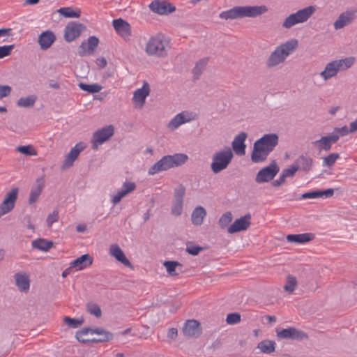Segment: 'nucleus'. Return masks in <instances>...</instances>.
<instances>
[{"instance_id": "nucleus-1", "label": "nucleus", "mask_w": 357, "mask_h": 357, "mask_svg": "<svg viewBox=\"0 0 357 357\" xmlns=\"http://www.w3.org/2000/svg\"><path fill=\"white\" fill-rule=\"evenodd\" d=\"M279 137L276 133H268L256 140L251 153V160L255 163L265 161L277 146Z\"/></svg>"}, {"instance_id": "nucleus-2", "label": "nucleus", "mask_w": 357, "mask_h": 357, "mask_svg": "<svg viewBox=\"0 0 357 357\" xmlns=\"http://www.w3.org/2000/svg\"><path fill=\"white\" fill-rule=\"evenodd\" d=\"M298 47V40H289L277 47L266 61L268 68H272L283 63L287 57L294 52Z\"/></svg>"}, {"instance_id": "nucleus-3", "label": "nucleus", "mask_w": 357, "mask_h": 357, "mask_svg": "<svg viewBox=\"0 0 357 357\" xmlns=\"http://www.w3.org/2000/svg\"><path fill=\"white\" fill-rule=\"evenodd\" d=\"M188 159V157L185 153L165 155L149 168L148 173L150 175H154L158 172L181 166Z\"/></svg>"}, {"instance_id": "nucleus-4", "label": "nucleus", "mask_w": 357, "mask_h": 357, "mask_svg": "<svg viewBox=\"0 0 357 357\" xmlns=\"http://www.w3.org/2000/svg\"><path fill=\"white\" fill-rule=\"evenodd\" d=\"M169 47L168 38L159 33L150 38L146 43L145 50L149 55L165 57Z\"/></svg>"}, {"instance_id": "nucleus-5", "label": "nucleus", "mask_w": 357, "mask_h": 357, "mask_svg": "<svg viewBox=\"0 0 357 357\" xmlns=\"http://www.w3.org/2000/svg\"><path fill=\"white\" fill-rule=\"evenodd\" d=\"M234 154L229 147L215 152L212 156L211 169L213 174H218L227 168L231 163Z\"/></svg>"}, {"instance_id": "nucleus-6", "label": "nucleus", "mask_w": 357, "mask_h": 357, "mask_svg": "<svg viewBox=\"0 0 357 357\" xmlns=\"http://www.w3.org/2000/svg\"><path fill=\"white\" fill-rule=\"evenodd\" d=\"M354 57H347L343 59L335 60L326 64L324 70L321 72L320 75L324 80H328L335 76L338 71L345 70L349 68L354 63Z\"/></svg>"}, {"instance_id": "nucleus-7", "label": "nucleus", "mask_w": 357, "mask_h": 357, "mask_svg": "<svg viewBox=\"0 0 357 357\" xmlns=\"http://www.w3.org/2000/svg\"><path fill=\"white\" fill-rule=\"evenodd\" d=\"M315 11L313 6H310L289 15L282 23V27L290 29L293 26L307 22Z\"/></svg>"}, {"instance_id": "nucleus-8", "label": "nucleus", "mask_w": 357, "mask_h": 357, "mask_svg": "<svg viewBox=\"0 0 357 357\" xmlns=\"http://www.w3.org/2000/svg\"><path fill=\"white\" fill-rule=\"evenodd\" d=\"M276 335L280 340L303 341L308 339V335L306 333L294 327L277 328Z\"/></svg>"}, {"instance_id": "nucleus-9", "label": "nucleus", "mask_w": 357, "mask_h": 357, "mask_svg": "<svg viewBox=\"0 0 357 357\" xmlns=\"http://www.w3.org/2000/svg\"><path fill=\"white\" fill-rule=\"evenodd\" d=\"M280 168L275 160H273L269 165L260 169L257 174L255 181L258 183L268 182L279 172Z\"/></svg>"}, {"instance_id": "nucleus-10", "label": "nucleus", "mask_w": 357, "mask_h": 357, "mask_svg": "<svg viewBox=\"0 0 357 357\" xmlns=\"http://www.w3.org/2000/svg\"><path fill=\"white\" fill-rule=\"evenodd\" d=\"M86 29V26L78 22H70L67 24L64 29V39L66 42L70 43L77 38Z\"/></svg>"}, {"instance_id": "nucleus-11", "label": "nucleus", "mask_w": 357, "mask_h": 357, "mask_svg": "<svg viewBox=\"0 0 357 357\" xmlns=\"http://www.w3.org/2000/svg\"><path fill=\"white\" fill-rule=\"evenodd\" d=\"M114 127L110 125L96 131L93 135L92 148L97 149L100 144L107 141L114 135Z\"/></svg>"}, {"instance_id": "nucleus-12", "label": "nucleus", "mask_w": 357, "mask_h": 357, "mask_svg": "<svg viewBox=\"0 0 357 357\" xmlns=\"http://www.w3.org/2000/svg\"><path fill=\"white\" fill-rule=\"evenodd\" d=\"M185 188L183 185H179L174 189V200L171 213L175 216H179L183 211V198Z\"/></svg>"}, {"instance_id": "nucleus-13", "label": "nucleus", "mask_w": 357, "mask_h": 357, "mask_svg": "<svg viewBox=\"0 0 357 357\" xmlns=\"http://www.w3.org/2000/svg\"><path fill=\"white\" fill-rule=\"evenodd\" d=\"M86 147V144L83 142L76 144V145L70 149V152L65 157L64 161L61 166V169L62 170H65L72 167L79 153Z\"/></svg>"}, {"instance_id": "nucleus-14", "label": "nucleus", "mask_w": 357, "mask_h": 357, "mask_svg": "<svg viewBox=\"0 0 357 357\" xmlns=\"http://www.w3.org/2000/svg\"><path fill=\"white\" fill-rule=\"evenodd\" d=\"M18 188H13L8 192L0 205V218L10 212L15 206V203L17 198Z\"/></svg>"}, {"instance_id": "nucleus-15", "label": "nucleus", "mask_w": 357, "mask_h": 357, "mask_svg": "<svg viewBox=\"0 0 357 357\" xmlns=\"http://www.w3.org/2000/svg\"><path fill=\"white\" fill-rule=\"evenodd\" d=\"M268 11L266 6H238L239 18L245 17H256Z\"/></svg>"}, {"instance_id": "nucleus-16", "label": "nucleus", "mask_w": 357, "mask_h": 357, "mask_svg": "<svg viewBox=\"0 0 357 357\" xmlns=\"http://www.w3.org/2000/svg\"><path fill=\"white\" fill-rule=\"evenodd\" d=\"M339 139V135L331 133L329 135L321 137L319 139L312 142V144L316 146L319 151H328L331 149L332 144L336 143Z\"/></svg>"}, {"instance_id": "nucleus-17", "label": "nucleus", "mask_w": 357, "mask_h": 357, "mask_svg": "<svg viewBox=\"0 0 357 357\" xmlns=\"http://www.w3.org/2000/svg\"><path fill=\"white\" fill-rule=\"evenodd\" d=\"M182 332L187 337H198L202 334L199 322L195 319L187 320L182 328Z\"/></svg>"}, {"instance_id": "nucleus-18", "label": "nucleus", "mask_w": 357, "mask_h": 357, "mask_svg": "<svg viewBox=\"0 0 357 357\" xmlns=\"http://www.w3.org/2000/svg\"><path fill=\"white\" fill-rule=\"evenodd\" d=\"M250 220L251 215L250 213H247L244 216L236 219L234 223L228 227V233L234 234L248 229L251 224Z\"/></svg>"}, {"instance_id": "nucleus-19", "label": "nucleus", "mask_w": 357, "mask_h": 357, "mask_svg": "<svg viewBox=\"0 0 357 357\" xmlns=\"http://www.w3.org/2000/svg\"><path fill=\"white\" fill-rule=\"evenodd\" d=\"M149 8L153 12L160 15H167L176 10L174 6L165 1L154 0L149 5Z\"/></svg>"}, {"instance_id": "nucleus-20", "label": "nucleus", "mask_w": 357, "mask_h": 357, "mask_svg": "<svg viewBox=\"0 0 357 357\" xmlns=\"http://www.w3.org/2000/svg\"><path fill=\"white\" fill-rule=\"evenodd\" d=\"M56 37L54 33L51 30L43 31L38 38V43L43 50L49 49L56 41Z\"/></svg>"}, {"instance_id": "nucleus-21", "label": "nucleus", "mask_w": 357, "mask_h": 357, "mask_svg": "<svg viewBox=\"0 0 357 357\" xmlns=\"http://www.w3.org/2000/svg\"><path fill=\"white\" fill-rule=\"evenodd\" d=\"M298 171L301 170L305 173L312 169L314 161L313 159L307 153L301 155L294 162Z\"/></svg>"}, {"instance_id": "nucleus-22", "label": "nucleus", "mask_w": 357, "mask_h": 357, "mask_svg": "<svg viewBox=\"0 0 357 357\" xmlns=\"http://www.w3.org/2000/svg\"><path fill=\"white\" fill-rule=\"evenodd\" d=\"M356 16L355 13L351 10H348L341 13L334 22L335 29L339 30L347 25H349L356 19Z\"/></svg>"}, {"instance_id": "nucleus-23", "label": "nucleus", "mask_w": 357, "mask_h": 357, "mask_svg": "<svg viewBox=\"0 0 357 357\" xmlns=\"http://www.w3.org/2000/svg\"><path fill=\"white\" fill-rule=\"evenodd\" d=\"M248 137L246 132H241L237 135L231 143L232 149L238 155H243L245 153L246 145L245 141Z\"/></svg>"}, {"instance_id": "nucleus-24", "label": "nucleus", "mask_w": 357, "mask_h": 357, "mask_svg": "<svg viewBox=\"0 0 357 357\" xmlns=\"http://www.w3.org/2000/svg\"><path fill=\"white\" fill-rule=\"evenodd\" d=\"M109 254L118 261L122 263L124 266L133 269V266L126 257L123 251L117 244H112L109 247Z\"/></svg>"}, {"instance_id": "nucleus-25", "label": "nucleus", "mask_w": 357, "mask_h": 357, "mask_svg": "<svg viewBox=\"0 0 357 357\" xmlns=\"http://www.w3.org/2000/svg\"><path fill=\"white\" fill-rule=\"evenodd\" d=\"M115 31L123 38H128L131 35L130 25L121 18L114 20L112 22Z\"/></svg>"}, {"instance_id": "nucleus-26", "label": "nucleus", "mask_w": 357, "mask_h": 357, "mask_svg": "<svg viewBox=\"0 0 357 357\" xmlns=\"http://www.w3.org/2000/svg\"><path fill=\"white\" fill-rule=\"evenodd\" d=\"M44 186H45V181H44L43 177L38 178L36 181V183L32 187L31 192H30L29 198V204H32L38 200L39 196L40 195V194L42 192V190H43Z\"/></svg>"}, {"instance_id": "nucleus-27", "label": "nucleus", "mask_w": 357, "mask_h": 357, "mask_svg": "<svg viewBox=\"0 0 357 357\" xmlns=\"http://www.w3.org/2000/svg\"><path fill=\"white\" fill-rule=\"evenodd\" d=\"M93 264V257L89 254H84L70 263V268L82 270Z\"/></svg>"}, {"instance_id": "nucleus-28", "label": "nucleus", "mask_w": 357, "mask_h": 357, "mask_svg": "<svg viewBox=\"0 0 357 357\" xmlns=\"http://www.w3.org/2000/svg\"><path fill=\"white\" fill-rule=\"evenodd\" d=\"M334 194L333 188H328L326 190H312L303 193L301 199H315L319 197L328 198L331 197Z\"/></svg>"}, {"instance_id": "nucleus-29", "label": "nucleus", "mask_w": 357, "mask_h": 357, "mask_svg": "<svg viewBox=\"0 0 357 357\" xmlns=\"http://www.w3.org/2000/svg\"><path fill=\"white\" fill-rule=\"evenodd\" d=\"M99 39L94 36H90L87 41H83L79 46V54L80 56L84 55L86 51L93 52L98 47Z\"/></svg>"}, {"instance_id": "nucleus-30", "label": "nucleus", "mask_w": 357, "mask_h": 357, "mask_svg": "<svg viewBox=\"0 0 357 357\" xmlns=\"http://www.w3.org/2000/svg\"><path fill=\"white\" fill-rule=\"evenodd\" d=\"M149 84L147 82H144L141 89H138L134 92L132 100L142 106L145 103L146 98L149 95Z\"/></svg>"}, {"instance_id": "nucleus-31", "label": "nucleus", "mask_w": 357, "mask_h": 357, "mask_svg": "<svg viewBox=\"0 0 357 357\" xmlns=\"http://www.w3.org/2000/svg\"><path fill=\"white\" fill-rule=\"evenodd\" d=\"M93 332L94 333V334L99 335V337L91 340V342L93 343L107 342L112 340L114 337L113 334L111 332L106 331L105 329L100 327L94 328Z\"/></svg>"}, {"instance_id": "nucleus-32", "label": "nucleus", "mask_w": 357, "mask_h": 357, "mask_svg": "<svg viewBox=\"0 0 357 357\" xmlns=\"http://www.w3.org/2000/svg\"><path fill=\"white\" fill-rule=\"evenodd\" d=\"M16 286L21 291H26L30 287V280L26 273H17L15 274Z\"/></svg>"}, {"instance_id": "nucleus-33", "label": "nucleus", "mask_w": 357, "mask_h": 357, "mask_svg": "<svg viewBox=\"0 0 357 357\" xmlns=\"http://www.w3.org/2000/svg\"><path fill=\"white\" fill-rule=\"evenodd\" d=\"M286 238L290 243H305L312 241L314 238V234L312 233L289 234Z\"/></svg>"}, {"instance_id": "nucleus-34", "label": "nucleus", "mask_w": 357, "mask_h": 357, "mask_svg": "<svg viewBox=\"0 0 357 357\" xmlns=\"http://www.w3.org/2000/svg\"><path fill=\"white\" fill-rule=\"evenodd\" d=\"M206 215V211L202 206H197L191 214V221L194 225L199 226L203 223Z\"/></svg>"}, {"instance_id": "nucleus-35", "label": "nucleus", "mask_w": 357, "mask_h": 357, "mask_svg": "<svg viewBox=\"0 0 357 357\" xmlns=\"http://www.w3.org/2000/svg\"><path fill=\"white\" fill-rule=\"evenodd\" d=\"M190 119L186 117L185 112L176 114L169 123L168 127L172 130H175L181 125L190 121Z\"/></svg>"}, {"instance_id": "nucleus-36", "label": "nucleus", "mask_w": 357, "mask_h": 357, "mask_svg": "<svg viewBox=\"0 0 357 357\" xmlns=\"http://www.w3.org/2000/svg\"><path fill=\"white\" fill-rule=\"evenodd\" d=\"M208 61V58H203L196 63L195 66L192 69L194 80L199 79L201 74L207 66Z\"/></svg>"}, {"instance_id": "nucleus-37", "label": "nucleus", "mask_w": 357, "mask_h": 357, "mask_svg": "<svg viewBox=\"0 0 357 357\" xmlns=\"http://www.w3.org/2000/svg\"><path fill=\"white\" fill-rule=\"evenodd\" d=\"M53 245V242L44 238H38L32 241V246L41 251H48Z\"/></svg>"}, {"instance_id": "nucleus-38", "label": "nucleus", "mask_w": 357, "mask_h": 357, "mask_svg": "<svg viewBox=\"0 0 357 357\" xmlns=\"http://www.w3.org/2000/svg\"><path fill=\"white\" fill-rule=\"evenodd\" d=\"M163 265L171 276L178 275L179 273L176 271V268H180V271L181 272V268L183 267V265L176 261H165Z\"/></svg>"}, {"instance_id": "nucleus-39", "label": "nucleus", "mask_w": 357, "mask_h": 357, "mask_svg": "<svg viewBox=\"0 0 357 357\" xmlns=\"http://www.w3.org/2000/svg\"><path fill=\"white\" fill-rule=\"evenodd\" d=\"M36 100L37 96L33 94L26 97L20 98L17 102V105L20 107H32L36 103Z\"/></svg>"}, {"instance_id": "nucleus-40", "label": "nucleus", "mask_w": 357, "mask_h": 357, "mask_svg": "<svg viewBox=\"0 0 357 357\" xmlns=\"http://www.w3.org/2000/svg\"><path fill=\"white\" fill-rule=\"evenodd\" d=\"M275 342L271 340H263L258 343L257 348L264 354H271L275 351Z\"/></svg>"}, {"instance_id": "nucleus-41", "label": "nucleus", "mask_w": 357, "mask_h": 357, "mask_svg": "<svg viewBox=\"0 0 357 357\" xmlns=\"http://www.w3.org/2000/svg\"><path fill=\"white\" fill-rule=\"evenodd\" d=\"M58 13L65 17H76L78 18L80 17L81 11L79 9L74 10L71 7H63L61 8L58 10Z\"/></svg>"}, {"instance_id": "nucleus-42", "label": "nucleus", "mask_w": 357, "mask_h": 357, "mask_svg": "<svg viewBox=\"0 0 357 357\" xmlns=\"http://www.w3.org/2000/svg\"><path fill=\"white\" fill-rule=\"evenodd\" d=\"M219 17L224 20H234L239 18L238 6H235L228 10L220 13Z\"/></svg>"}, {"instance_id": "nucleus-43", "label": "nucleus", "mask_w": 357, "mask_h": 357, "mask_svg": "<svg viewBox=\"0 0 357 357\" xmlns=\"http://www.w3.org/2000/svg\"><path fill=\"white\" fill-rule=\"evenodd\" d=\"M93 330H94V328H93L84 327V328H82L81 330L77 331L76 332L75 337H76L77 340L82 343L86 344V343L91 342V340L84 339L82 337V336L88 335L89 333L94 334V333L93 332Z\"/></svg>"}, {"instance_id": "nucleus-44", "label": "nucleus", "mask_w": 357, "mask_h": 357, "mask_svg": "<svg viewBox=\"0 0 357 357\" xmlns=\"http://www.w3.org/2000/svg\"><path fill=\"white\" fill-rule=\"evenodd\" d=\"M78 85L82 90L90 93H98L102 89V86L98 84H88L80 82Z\"/></svg>"}, {"instance_id": "nucleus-45", "label": "nucleus", "mask_w": 357, "mask_h": 357, "mask_svg": "<svg viewBox=\"0 0 357 357\" xmlns=\"http://www.w3.org/2000/svg\"><path fill=\"white\" fill-rule=\"evenodd\" d=\"M297 286V280L296 277L292 275H288L287 276L286 284L284 285V289L289 292L292 293Z\"/></svg>"}, {"instance_id": "nucleus-46", "label": "nucleus", "mask_w": 357, "mask_h": 357, "mask_svg": "<svg viewBox=\"0 0 357 357\" xmlns=\"http://www.w3.org/2000/svg\"><path fill=\"white\" fill-rule=\"evenodd\" d=\"M340 158V154L337 153H332L328 155L326 157L323 158V163L322 165L324 167H332L336 162V160Z\"/></svg>"}, {"instance_id": "nucleus-47", "label": "nucleus", "mask_w": 357, "mask_h": 357, "mask_svg": "<svg viewBox=\"0 0 357 357\" xmlns=\"http://www.w3.org/2000/svg\"><path fill=\"white\" fill-rule=\"evenodd\" d=\"M63 321L69 327L72 328H77L84 323V319H75L70 317H64Z\"/></svg>"}, {"instance_id": "nucleus-48", "label": "nucleus", "mask_w": 357, "mask_h": 357, "mask_svg": "<svg viewBox=\"0 0 357 357\" xmlns=\"http://www.w3.org/2000/svg\"><path fill=\"white\" fill-rule=\"evenodd\" d=\"M86 310L91 314L99 318L102 315V311L100 306L94 303H88L86 304Z\"/></svg>"}, {"instance_id": "nucleus-49", "label": "nucleus", "mask_w": 357, "mask_h": 357, "mask_svg": "<svg viewBox=\"0 0 357 357\" xmlns=\"http://www.w3.org/2000/svg\"><path fill=\"white\" fill-rule=\"evenodd\" d=\"M232 213L230 211L226 212L221 215L218 220V225L221 229H225L232 221Z\"/></svg>"}, {"instance_id": "nucleus-50", "label": "nucleus", "mask_w": 357, "mask_h": 357, "mask_svg": "<svg viewBox=\"0 0 357 357\" xmlns=\"http://www.w3.org/2000/svg\"><path fill=\"white\" fill-rule=\"evenodd\" d=\"M16 151L25 155H36L37 152L32 145L19 146L16 148Z\"/></svg>"}, {"instance_id": "nucleus-51", "label": "nucleus", "mask_w": 357, "mask_h": 357, "mask_svg": "<svg viewBox=\"0 0 357 357\" xmlns=\"http://www.w3.org/2000/svg\"><path fill=\"white\" fill-rule=\"evenodd\" d=\"M204 248L199 245H195L192 242H188L186 244V252L192 255L196 256L197 255L199 252L202 251Z\"/></svg>"}, {"instance_id": "nucleus-52", "label": "nucleus", "mask_w": 357, "mask_h": 357, "mask_svg": "<svg viewBox=\"0 0 357 357\" xmlns=\"http://www.w3.org/2000/svg\"><path fill=\"white\" fill-rule=\"evenodd\" d=\"M226 321L228 324H236L241 321V314L237 312L229 313L227 314Z\"/></svg>"}, {"instance_id": "nucleus-53", "label": "nucleus", "mask_w": 357, "mask_h": 357, "mask_svg": "<svg viewBox=\"0 0 357 357\" xmlns=\"http://www.w3.org/2000/svg\"><path fill=\"white\" fill-rule=\"evenodd\" d=\"M14 47V45L0 46V59H3L10 55Z\"/></svg>"}, {"instance_id": "nucleus-54", "label": "nucleus", "mask_w": 357, "mask_h": 357, "mask_svg": "<svg viewBox=\"0 0 357 357\" xmlns=\"http://www.w3.org/2000/svg\"><path fill=\"white\" fill-rule=\"evenodd\" d=\"M297 171L296 165L293 163L289 167L283 169L281 174L284 175V177L286 178L287 177L294 176Z\"/></svg>"}, {"instance_id": "nucleus-55", "label": "nucleus", "mask_w": 357, "mask_h": 357, "mask_svg": "<svg viewBox=\"0 0 357 357\" xmlns=\"http://www.w3.org/2000/svg\"><path fill=\"white\" fill-rule=\"evenodd\" d=\"M127 195L128 191L125 190L124 189H121V190L118 191V192L114 196H113L112 202L114 204H117L121 202V199Z\"/></svg>"}, {"instance_id": "nucleus-56", "label": "nucleus", "mask_w": 357, "mask_h": 357, "mask_svg": "<svg viewBox=\"0 0 357 357\" xmlns=\"http://www.w3.org/2000/svg\"><path fill=\"white\" fill-rule=\"evenodd\" d=\"M12 89L8 85H0V99L10 95Z\"/></svg>"}, {"instance_id": "nucleus-57", "label": "nucleus", "mask_w": 357, "mask_h": 357, "mask_svg": "<svg viewBox=\"0 0 357 357\" xmlns=\"http://www.w3.org/2000/svg\"><path fill=\"white\" fill-rule=\"evenodd\" d=\"M59 215L58 212L54 211L52 213H50L47 218V224L48 227H51L52 225L58 221Z\"/></svg>"}, {"instance_id": "nucleus-58", "label": "nucleus", "mask_w": 357, "mask_h": 357, "mask_svg": "<svg viewBox=\"0 0 357 357\" xmlns=\"http://www.w3.org/2000/svg\"><path fill=\"white\" fill-rule=\"evenodd\" d=\"M136 188V185L134 182H128L126 181L123 184L122 189L128 191V194L135 190Z\"/></svg>"}, {"instance_id": "nucleus-59", "label": "nucleus", "mask_w": 357, "mask_h": 357, "mask_svg": "<svg viewBox=\"0 0 357 357\" xmlns=\"http://www.w3.org/2000/svg\"><path fill=\"white\" fill-rule=\"evenodd\" d=\"M349 132V130H348V128L346 126H344L342 128H335L333 133L337 134L340 136H344L347 135Z\"/></svg>"}, {"instance_id": "nucleus-60", "label": "nucleus", "mask_w": 357, "mask_h": 357, "mask_svg": "<svg viewBox=\"0 0 357 357\" xmlns=\"http://www.w3.org/2000/svg\"><path fill=\"white\" fill-rule=\"evenodd\" d=\"M177 335H178V330L176 328H171L169 329V331L167 333V337L169 339L174 340L177 337Z\"/></svg>"}, {"instance_id": "nucleus-61", "label": "nucleus", "mask_w": 357, "mask_h": 357, "mask_svg": "<svg viewBox=\"0 0 357 357\" xmlns=\"http://www.w3.org/2000/svg\"><path fill=\"white\" fill-rule=\"evenodd\" d=\"M222 345V342L221 341V340L220 339H217L216 340H215L212 344L210 346V349H212L213 351H215V350H217V349H219L221 348Z\"/></svg>"}, {"instance_id": "nucleus-62", "label": "nucleus", "mask_w": 357, "mask_h": 357, "mask_svg": "<svg viewBox=\"0 0 357 357\" xmlns=\"http://www.w3.org/2000/svg\"><path fill=\"white\" fill-rule=\"evenodd\" d=\"M284 175L280 174L279 178L272 182V185L275 187H279L285 182Z\"/></svg>"}, {"instance_id": "nucleus-63", "label": "nucleus", "mask_w": 357, "mask_h": 357, "mask_svg": "<svg viewBox=\"0 0 357 357\" xmlns=\"http://www.w3.org/2000/svg\"><path fill=\"white\" fill-rule=\"evenodd\" d=\"M96 63L100 68H104L107 63V60L104 57L98 58Z\"/></svg>"}, {"instance_id": "nucleus-64", "label": "nucleus", "mask_w": 357, "mask_h": 357, "mask_svg": "<svg viewBox=\"0 0 357 357\" xmlns=\"http://www.w3.org/2000/svg\"><path fill=\"white\" fill-rule=\"evenodd\" d=\"M357 131V119L350 123L349 132H354Z\"/></svg>"}]
</instances>
